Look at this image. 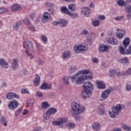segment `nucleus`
Listing matches in <instances>:
<instances>
[{
    "label": "nucleus",
    "instance_id": "nucleus-29",
    "mask_svg": "<svg viewBox=\"0 0 131 131\" xmlns=\"http://www.w3.org/2000/svg\"><path fill=\"white\" fill-rule=\"evenodd\" d=\"M60 11L62 13H64V14H67V15H68L69 14V12H70L69 10H68L67 7L64 6L61 7Z\"/></svg>",
    "mask_w": 131,
    "mask_h": 131
},
{
    "label": "nucleus",
    "instance_id": "nucleus-43",
    "mask_svg": "<svg viewBox=\"0 0 131 131\" xmlns=\"http://www.w3.org/2000/svg\"><path fill=\"white\" fill-rule=\"evenodd\" d=\"M50 115H49V114L47 112H46V113H44L43 115V119H45V120H48L50 119Z\"/></svg>",
    "mask_w": 131,
    "mask_h": 131
},
{
    "label": "nucleus",
    "instance_id": "nucleus-33",
    "mask_svg": "<svg viewBox=\"0 0 131 131\" xmlns=\"http://www.w3.org/2000/svg\"><path fill=\"white\" fill-rule=\"evenodd\" d=\"M116 74V70L113 69L110 70L108 74L109 76H110L111 77H114V76H115Z\"/></svg>",
    "mask_w": 131,
    "mask_h": 131
},
{
    "label": "nucleus",
    "instance_id": "nucleus-27",
    "mask_svg": "<svg viewBox=\"0 0 131 131\" xmlns=\"http://www.w3.org/2000/svg\"><path fill=\"white\" fill-rule=\"evenodd\" d=\"M118 51L121 55H126V51L124 49V48L122 46H120L118 48Z\"/></svg>",
    "mask_w": 131,
    "mask_h": 131
},
{
    "label": "nucleus",
    "instance_id": "nucleus-59",
    "mask_svg": "<svg viewBox=\"0 0 131 131\" xmlns=\"http://www.w3.org/2000/svg\"><path fill=\"white\" fill-rule=\"evenodd\" d=\"M131 89V83H127L126 85V90L129 91Z\"/></svg>",
    "mask_w": 131,
    "mask_h": 131
},
{
    "label": "nucleus",
    "instance_id": "nucleus-12",
    "mask_svg": "<svg viewBox=\"0 0 131 131\" xmlns=\"http://www.w3.org/2000/svg\"><path fill=\"white\" fill-rule=\"evenodd\" d=\"M19 104L17 101H12L8 104V107L10 109L13 110L15 109V108H17L18 107Z\"/></svg>",
    "mask_w": 131,
    "mask_h": 131
},
{
    "label": "nucleus",
    "instance_id": "nucleus-32",
    "mask_svg": "<svg viewBox=\"0 0 131 131\" xmlns=\"http://www.w3.org/2000/svg\"><path fill=\"white\" fill-rule=\"evenodd\" d=\"M50 107V104L47 101H45L41 103V108L42 109H47V108H49Z\"/></svg>",
    "mask_w": 131,
    "mask_h": 131
},
{
    "label": "nucleus",
    "instance_id": "nucleus-64",
    "mask_svg": "<svg viewBox=\"0 0 131 131\" xmlns=\"http://www.w3.org/2000/svg\"><path fill=\"white\" fill-rule=\"evenodd\" d=\"M34 131H41L40 127H36L34 129Z\"/></svg>",
    "mask_w": 131,
    "mask_h": 131
},
{
    "label": "nucleus",
    "instance_id": "nucleus-24",
    "mask_svg": "<svg viewBox=\"0 0 131 131\" xmlns=\"http://www.w3.org/2000/svg\"><path fill=\"white\" fill-rule=\"evenodd\" d=\"M107 50H108V47L104 45L100 46L99 48L100 53H104V52H106Z\"/></svg>",
    "mask_w": 131,
    "mask_h": 131
},
{
    "label": "nucleus",
    "instance_id": "nucleus-51",
    "mask_svg": "<svg viewBox=\"0 0 131 131\" xmlns=\"http://www.w3.org/2000/svg\"><path fill=\"white\" fill-rule=\"evenodd\" d=\"M24 23L26 24V25H29L30 24V21L29 20V19L28 18H26L23 20Z\"/></svg>",
    "mask_w": 131,
    "mask_h": 131
},
{
    "label": "nucleus",
    "instance_id": "nucleus-23",
    "mask_svg": "<svg viewBox=\"0 0 131 131\" xmlns=\"http://www.w3.org/2000/svg\"><path fill=\"white\" fill-rule=\"evenodd\" d=\"M47 112L50 115H54L55 113H57V109L55 107H51Z\"/></svg>",
    "mask_w": 131,
    "mask_h": 131
},
{
    "label": "nucleus",
    "instance_id": "nucleus-9",
    "mask_svg": "<svg viewBox=\"0 0 131 131\" xmlns=\"http://www.w3.org/2000/svg\"><path fill=\"white\" fill-rule=\"evenodd\" d=\"M24 48L27 49V50H29V51H32L33 50L32 43L28 41H26L24 43Z\"/></svg>",
    "mask_w": 131,
    "mask_h": 131
},
{
    "label": "nucleus",
    "instance_id": "nucleus-47",
    "mask_svg": "<svg viewBox=\"0 0 131 131\" xmlns=\"http://www.w3.org/2000/svg\"><path fill=\"white\" fill-rule=\"evenodd\" d=\"M123 19H124V16H123V15L117 16L115 18V20H116V21H122Z\"/></svg>",
    "mask_w": 131,
    "mask_h": 131
},
{
    "label": "nucleus",
    "instance_id": "nucleus-19",
    "mask_svg": "<svg viewBox=\"0 0 131 131\" xmlns=\"http://www.w3.org/2000/svg\"><path fill=\"white\" fill-rule=\"evenodd\" d=\"M18 65V60L16 59H13L11 63V68L14 70L17 69V66Z\"/></svg>",
    "mask_w": 131,
    "mask_h": 131
},
{
    "label": "nucleus",
    "instance_id": "nucleus-63",
    "mask_svg": "<svg viewBox=\"0 0 131 131\" xmlns=\"http://www.w3.org/2000/svg\"><path fill=\"white\" fill-rule=\"evenodd\" d=\"M13 98H15V99H19V98H20V96L15 93H13Z\"/></svg>",
    "mask_w": 131,
    "mask_h": 131
},
{
    "label": "nucleus",
    "instance_id": "nucleus-50",
    "mask_svg": "<svg viewBox=\"0 0 131 131\" xmlns=\"http://www.w3.org/2000/svg\"><path fill=\"white\" fill-rule=\"evenodd\" d=\"M36 97H39V98H41L42 97V93L40 91H37L36 93Z\"/></svg>",
    "mask_w": 131,
    "mask_h": 131
},
{
    "label": "nucleus",
    "instance_id": "nucleus-57",
    "mask_svg": "<svg viewBox=\"0 0 131 131\" xmlns=\"http://www.w3.org/2000/svg\"><path fill=\"white\" fill-rule=\"evenodd\" d=\"M99 114H100V115H103L105 113V111L103 108L99 109Z\"/></svg>",
    "mask_w": 131,
    "mask_h": 131
},
{
    "label": "nucleus",
    "instance_id": "nucleus-38",
    "mask_svg": "<svg viewBox=\"0 0 131 131\" xmlns=\"http://www.w3.org/2000/svg\"><path fill=\"white\" fill-rule=\"evenodd\" d=\"M90 73V71L88 70H83L81 71L78 72L77 73V75H79V74H89Z\"/></svg>",
    "mask_w": 131,
    "mask_h": 131
},
{
    "label": "nucleus",
    "instance_id": "nucleus-11",
    "mask_svg": "<svg viewBox=\"0 0 131 131\" xmlns=\"http://www.w3.org/2000/svg\"><path fill=\"white\" fill-rule=\"evenodd\" d=\"M92 94L91 91H88V90H84L81 93V97L82 99H86L90 98L91 94Z\"/></svg>",
    "mask_w": 131,
    "mask_h": 131
},
{
    "label": "nucleus",
    "instance_id": "nucleus-45",
    "mask_svg": "<svg viewBox=\"0 0 131 131\" xmlns=\"http://www.w3.org/2000/svg\"><path fill=\"white\" fill-rule=\"evenodd\" d=\"M87 34H89V31L86 29H83L80 32L81 35H86Z\"/></svg>",
    "mask_w": 131,
    "mask_h": 131
},
{
    "label": "nucleus",
    "instance_id": "nucleus-54",
    "mask_svg": "<svg viewBox=\"0 0 131 131\" xmlns=\"http://www.w3.org/2000/svg\"><path fill=\"white\" fill-rule=\"evenodd\" d=\"M22 111V108H18L16 112H15V115L16 116H18L20 113H21V112Z\"/></svg>",
    "mask_w": 131,
    "mask_h": 131
},
{
    "label": "nucleus",
    "instance_id": "nucleus-31",
    "mask_svg": "<svg viewBox=\"0 0 131 131\" xmlns=\"http://www.w3.org/2000/svg\"><path fill=\"white\" fill-rule=\"evenodd\" d=\"M70 78V76H64L62 78V80L66 85L69 84V79Z\"/></svg>",
    "mask_w": 131,
    "mask_h": 131
},
{
    "label": "nucleus",
    "instance_id": "nucleus-16",
    "mask_svg": "<svg viewBox=\"0 0 131 131\" xmlns=\"http://www.w3.org/2000/svg\"><path fill=\"white\" fill-rule=\"evenodd\" d=\"M130 43V39L129 37H125L123 41V46L124 47L125 49H126Z\"/></svg>",
    "mask_w": 131,
    "mask_h": 131
},
{
    "label": "nucleus",
    "instance_id": "nucleus-26",
    "mask_svg": "<svg viewBox=\"0 0 131 131\" xmlns=\"http://www.w3.org/2000/svg\"><path fill=\"white\" fill-rule=\"evenodd\" d=\"M22 26L21 23L20 21L17 22L16 23L13 24V28L14 30H18L20 27Z\"/></svg>",
    "mask_w": 131,
    "mask_h": 131
},
{
    "label": "nucleus",
    "instance_id": "nucleus-14",
    "mask_svg": "<svg viewBox=\"0 0 131 131\" xmlns=\"http://www.w3.org/2000/svg\"><path fill=\"white\" fill-rule=\"evenodd\" d=\"M21 9H22V7L20 5L15 4L12 6L11 10L12 12H17V11H20Z\"/></svg>",
    "mask_w": 131,
    "mask_h": 131
},
{
    "label": "nucleus",
    "instance_id": "nucleus-6",
    "mask_svg": "<svg viewBox=\"0 0 131 131\" xmlns=\"http://www.w3.org/2000/svg\"><path fill=\"white\" fill-rule=\"evenodd\" d=\"M83 88L84 91H88V92H92L94 90V84L91 82H85L84 83Z\"/></svg>",
    "mask_w": 131,
    "mask_h": 131
},
{
    "label": "nucleus",
    "instance_id": "nucleus-7",
    "mask_svg": "<svg viewBox=\"0 0 131 131\" xmlns=\"http://www.w3.org/2000/svg\"><path fill=\"white\" fill-rule=\"evenodd\" d=\"M110 90H106L102 92L100 96V101H105L110 95Z\"/></svg>",
    "mask_w": 131,
    "mask_h": 131
},
{
    "label": "nucleus",
    "instance_id": "nucleus-8",
    "mask_svg": "<svg viewBox=\"0 0 131 131\" xmlns=\"http://www.w3.org/2000/svg\"><path fill=\"white\" fill-rule=\"evenodd\" d=\"M50 17L51 15L50 13L48 12H45L41 17V21L43 23H47L50 20Z\"/></svg>",
    "mask_w": 131,
    "mask_h": 131
},
{
    "label": "nucleus",
    "instance_id": "nucleus-18",
    "mask_svg": "<svg viewBox=\"0 0 131 131\" xmlns=\"http://www.w3.org/2000/svg\"><path fill=\"white\" fill-rule=\"evenodd\" d=\"M82 13L85 17H89L90 16V14H91V10H90L88 7L83 8Z\"/></svg>",
    "mask_w": 131,
    "mask_h": 131
},
{
    "label": "nucleus",
    "instance_id": "nucleus-34",
    "mask_svg": "<svg viewBox=\"0 0 131 131\" xmlns=\"http://www.w3.org/2000/svg\"><path fill=\"white\" fill-rule=\"evenodd\" d=\"M122 74L124 76H126V75H130V74H131V69H129L126 71H123L122 72Z\"/></svg>",
    "mask_w": 131,
    "mask_h": 131
},
{
    "label": "nucleus",
    "instance_id": "nucleus-21",
    "mask_svg": "<svg viewBox=\"0 0 131 131\" xmlns=\"http://www.w3.org/2000/svg\"><path fill=\"white\" fill-rule=\"evenodd\" d=\"M40 81V77H39V76H38V75H36L35 78L34 80V85L36 86H38V85H39Z\"/></svg>",
    "mask_w": 131,
    "mask_h": 131
},
{
    "label": "nucleus",
    "instance_id": "nucleus-20",
    "mask_svg": "<svg viewBox=\"0 0 131 131\" xmlns=\"http://www.w3.org/2000/svg\"><path fill=\"white\" fill-rule=\"evenodd\" d=\"M0 65L4 68H8V67H9V64L6 61V60L4 59H0Z\"/></svg>",
    "mask_w": 131,
    "mask_h": 131
},
{
    "label": "nucleus",
    "instance_id": "nucleus-62",
    "mask_svg": "<svg viewBox=\"0 0 131 131\" xmlns=\"http://www.w3.org/2000/svg\"><path fill=\"white\" fill-rule=\"evenodd\" d=\"M98 19H99V20H105V19H106V17L104 15H99Z\"/></svg>",
    "mask_w": 131,
    "mask_h": 131
},
{
    "label": "nucleus",
    "instance_id": "nucleus-42",
    "mask_svg": "<svg viewBox=\"0 0 131 131\" xmlns=\"http://www.w3.org/2000/svg\"><path fill=\"white\" fill-rule=\"evenodd\" d=\"M122 127L126 131H130L131 130V127L127 125L124 124L122 126Z\"/></svg>",
    "mask_w": 131,
    "mask_h": 131
},
{
    "label": "nucleus",
    "instance_id": "nucleus-52",
    "mask_svg": "<svg viewBox=\"0 0 131 131\" xmlns=\"http://www.w3.org/2000/svg\"><path fill=\"white\" fill-rule=\"evenodd\" d=\"M119 42H118V40H117V39L113 38L112 45H118Z\"/></svg>",
    "mask_w": 131,
    "mask_h": 131
},
{
    "label": "nucleus",
    "instance_id": "nucleus-49",
    "mask_svg": "<svg viewBox=\"0 0 131 131\" xmlns=\"http://www.w3.org/2000/svg\"><path fill=\"white\" fill-rule=\"evenodd\" d=\"M6 12H8V9L5 8V7L0 8V14L6 13Z\"/></svg>",
    "mask_w": 131,
    "mask_h": 131
},
{
    "label": "nucleus",
    "instance_id": "nucleus-10",
    "mask_svg": "<svg viewBox=\"0 0 131 131\" xmlns=\"http://www.w3.org/2000/svg\"><path fill=\"white\" fill-rule=\"evenodd\" d=\"M61 57L63 60H68L71 58V52L69 50L67 51L62 54Z\"/></svg>",
    "mask_w": 131,
    "mask_h": 131
},
{
    "label": "nucleus",
    "instance_id": "nucleus-4",
    "mask_svg": "<svg viewBox=\"0 0 131 131\" xmlns=\"http://www.w3.org/2000/svg\"><path fill=\"white\" fill-rule=\"evenodd\" d=\"M71 109L75 114H80V113L84 112L85 107L82 105H80V104L77 102H74L71 103Z\"/></svg>",
    "mask_w": 131,
    "mask_h": 131
},
{
    "label": "nucleus",
    "instance_id": "nucleus-15",
    "mask_svg": "<svg viewBox=\"0 0 131 131\" xmlns=\"http://www.w3.org/2000/svg\"><path fill=\"white\" fill-rule=\"evenodd\" d=\"M96 84L97 85L98 89H99L100 90H104V89L106 88L105 83L102 81H97Z\"/></svg>",
    "mask_w": 131,
    "mask_h": 131
},
{
    "label": "nucleus",
    "instance_id": "nucleus-3",
    "mask_svg": "<svg viewBox=\"0 0 131 131\" xmlns=\"http://www.w3.org/2000/svg\"><path fill=\"white\" fill-rule=\"evenodd\" d=\"M122 109H123V105H121L120 104H117L116 106L112 107L108 111L110 117L111 118H115L116 116L119 115V113L121 112Z\"/></svg>",
    "mask_w": 131,
    "mask_h": 131
},
{
    "label": "nucleus",
    "instance_id": "nucleus-2",
    "mask_svg": "<svg viewBox=\"0 0 131 131\" xmlns=\"http://www.w3.org/2000/svg\"><path fill=\"white\" fill-rule=\"evenodd\" d=\"M71 78L73 83L78 85L83 83V81L86 80V79H92L93 78V76H86L85 75H82V76H78V75H77V73H76L75 76L71 77Z\"/></svg>",
    "mask_w": 131,
    "mask_h": 131
},
{
    "label": "nucleus",
    "instance_id": "nucleus-37",
    "mask_svg": "<svg viewBox=\"0 0 131 131\" xmlns=\"http://www.w3.org/2000/svg\"><path fill=\"white\" fill-rule=\"evenodd\" d=\"M34 103V99L30 98L28 99V101L27 102V105L30 106V107H32L33 106V103Z\"/></svg>",
    "mask_w": 131,
    "mask_h": 131
},
{
    "label": "nucleus",
    "instance_id": "nucleus-22",
    "mask_svg": "<svg viewBox=\"0 0 131 131\" xmlns=\"http://www.w3.org/2000/svg\"><path fill=\"white\" fill-rule=\"evenodd\" d=\"M127 10V18L128 20L131 19V5L128 6V7H125Z\"/></svg>",
    "mask_w": 131,
    "mask_h": 131
},
{
    "label": "nucleus",
    "instance_id": "nucleus-41",
    "mask_svg": "<svg viewBox=\"0 0 131 131\" xmlns=\"http://www.w3.org/2000/svg\"><path fill=\"white\" fill-rule=\"evenodd\" d=\"M69 16H70L71 17H72V18H73V19H74L75 18H77V17H78V13H71L70 11L69 12Z\"/></svg>",
    "mask_w": 131,
    "mask_h": 131
},
{
    "label": "nucleus",
    "instance_id": "nucleus-55",
    "mask_svg": "<svg viewBox=\"0 0 131 131\" xmlns=\"http://www.w3.org/2000/svg\"><path fill=\"white\" fill-rule=\"evenodd\" d=\"M70 71H71V73H72L73 72H74L75 71H76V67H70Z\"/></svg>",
    "mask_w": 131,
    "mask_h": 131
},
{
    "label": "nucleus",
    "instance_id": "nucleus-1",
    "mask_svg": "<svg viewBox=\"0 0 131 131\" xmlns=\"http://www.w3.org/2000/svg\"><path fill=\"white\" fill-rule=\"evenodd\" d=\"M68 121L69 120L67 117H61L59 118L58 121H54L52 122V124L53 125H57L61 128L66 127L67 126L69 128H74L75 124H74V123H68Z\"/></svg>",
    "mask_w": 131,
    "mask_h": 131
},
{
    "label": "nucleus",
    "instance_id": "nucleus-17",
    "mask_svg": "<svg viewBox=\"0 0 131 131\" xmlns=\"http://www.w3.org/2000/svg\"><path fill=\"white\" fill-rule=\"evenodd\" d=\"M40 90H51L52 89V85L43 83L40 86Z\"/></svg>",
    "mask_w": 131,
    "mask_h": 131
},
{
    "label": "nucleus",
    "instance_id": "nucleus-53",
    "mask_svg": "<svg viewBox=\"0 0 131 131\" xmlns=\"http://www.w3.org/2000/svg\"><path fill=\"white\" fill-rule=\"evenodd\" d=\"M22 94H29V91L27 89H23L21 90Z\"/></svg>",
    "mask_w": 131,
    "mask_h": 131
},
{
    "label": "nucleus",
    "instance_id": "nucleus-36",
    "mask_svg": "<svg viewBox=\"0 0 131 131\" xmlns=\"http://www.w3.org/2000/svg\"><path fill=\"white\" fill-rule=\"evenodd\" d=\"M68 8L70 11H72V12H74V11H75V9H76V5L75 4H70L68 6Z\"/></svg>",
    "mask_w": 131,
    "mask_h": 131
},
{
    "label": "nucleus",
    "instance_id": "nucleus-61",
    "mask_svg": "<svg viewBox=\"0 0 131 131\" xmlns=\"http://www.w3.org/2000/svg\"><path fill=\"white\" fill-rule=\"evenodd\" d=\"M53 25L54 26H57V25H60L59 20H58V21H56V20L54 21L53 22Z\"/></svg>",
    "mask_w": 131,
    "mask_h": 131
},
{
    "label": "nucleus",
    "instance_id": "nucleus-60",
    "mask_svg": "<svg viewBox=\"0 0 131 131\" xmlns=\"http://www.w3.org/2000/svg\"><path fill=\"white\" fill-rule=\"evenodd\" d=\"M26 52V54H27V56L29 57V58H30V59H33V56H32L31 54H29L28 52H27V51H25Z\"/></svg>",
    "mask_w": 131,
    "mask_h": 131
},
{
    "label": "nucleus",
    "instance_id": "nucleus-28",
    "mask_svg": "<svg viewBox=\"0 0 131 131\" xmlns=\"http://www.w3.org/2000/svg\"><path fill=\"white\" fill-rule=\"evenodd\" d=\"M6 118H4V116H2V115H0V122L4 124V126H7V121H6Z\"/></svg>",
    "mask_w": 131,
    "mask_h": 131
},
{
    "label": "nucleus",
    "instance_id": "nucleus-58",
    "mask_svg": "<svg viewBox=\"0 0 131 131\" xmlns=\"http://www.w3.org/2000/svg\"><path fill=\"white\" fill-rule=\"evenodd\" d=\"M46 5H47L48 7H49L50 9H52V7H54V6L53 4L48 3V2L46 3Z\"/></svg>",
    "mask_w": 131,
    "mask_h": 131
},
{
    "label": "nucleus",
    "instance_id": "nucleus-30",
    "mask_svg": "<svg viewBox=\"0 0 131 131\" xmlns=\"http://www.w3.org/2000/svg\"><path fill=\"white\" fill-rule=\"evenodd\" d=\"M119 62L122 64H126V63H128V58L127 57H123L120 59Z\"/></svg>",
    "mask_w": 131,
    "mask_h": 131
},
{
    "label": "nucleus",
    "instance_id": "nucleus-25",
    "mask_svg": "<svg viewBox=\"0 0 131 131\" xmlns=\"http://www.w3.org/2000/svg\"><path fill=\"white\" fill-rule=\"evenodd\" d=\"M68 22L67 20L65 19H59V25H60L61 27H66L67 26Z\"/></svg>",
    "mask_w": 131,
    "mask_h": 131
},
{
    "label": "nucleus",
    "instance_id": "nucleus-48",
    "mask_svg": "<svg viewBox=\"0 0 131 131\" xmlns=\"http://www.w3.org/2000/svg\"><path fill=\"white\" fill-rule=\"evenodd\" d=\"M126 55H131V45H130L128 48L126 50Z\"/></svg>",
    "mask_w": 131,
    "mask_h": 131
},
{
    "label": "nucleus",
    "instance_id": "nucleus-44",
    "mask_svg": "<svg viewBox=\"0 0 131 131\" xmlns=\"http://www.w3.org/2000/svg\"><path fill=\"white\" fill-rule=\"evenodd\" d=\"M36 47H37V50L38 52H39L40 53L43 52V49H42L41 46L39 45V44H36Z\"/></svg>",
    "mask_w": 131,
    "mask_h": 131
},
{
    "label": "nucleus",
    "instance_id": "nucleus-39",
    "mask_svg": "<svg viewBox=\"0 0 131 131\" xmlns=\"http://www.w3.org/2000/svg\"><path fill=\"white\" fill-rule=\"evenodd\" d=\"M126 2L123 0H119L117 1V4L120 7H123V6H125L126 5Z\"/></svg>",
    "mask_w": 131,
    "mask_h": 131
},
{
    "label": "nucleus",
    "instance_id": "nucleus-35",
    "mask_svg": "<svg viewBox=\"0 0 131 131\" xmlns=\"http://www.w3.org/2000/svg\"><path fill=\"white\" fill-rule=\"evenodd\" d=\"M92 127L94 130H98L99 128H100V123L97 122L94 123L93 124Z\"/></svg>",
    "mask_w": 131,
    "mask_h": 131
},
{
    "label": "nucleus",
    "instance_id": "nucleus-40",
    "mask_svg": "<svg viewBox=\"0 0 131 131\" xmlns=\"http://www.w3.org/2000/svg\"><path fill=\"white\" fill-rule=\"evenodd\" d=\"M13 95H14V93L9 92L6 94V98H7L8 100H11V99H13Z\"/></svg>",
    "mask_w": 131,
    "mask_h": 131
},
{
    "label": "nucleus",
    "instance_id": "nucleus-5",
    "mask_svg": "<svg viewBox=\"0 0 131 131\" xmlns=\"http://www.w3.org/2000/svg\"><path fill=\"white\" fill-rule=\"evenodd\" d=\"M86 50H88V47L85 45H79V46L75 45L74 46V51L77 53L83 52V51H86Z\"/></svg>",
    "mask_w": 131,
    "mask_h": 131
},
{
    "label": "nucleus",
    "instance_id": "nucleus-13",
    "mask_svg": "<svg viewBox=\"0 0 131 131\" xmlns=\"http://www.w3.org/2000/svg\"><path fill=\"white\" fill-rule=\"evenodd\" d=\"M117 31H119L116 33L117 37L118 38H122L123 37L124 34H125V31L123 30H119V29H117Z\"/></svg>",
    "mask_w": 131,
    "mask_h": 131
},
{
    "label": "nucleus",
    "instance_id": "nucleus-56",
    "mask_svg": "<svg viewBox=\"0 0 131 131\" xmlns=\"http://www.w3.org/2000/svg\"><path fill=\"white\" fill-rule=\"evenodd\" d=\"M41 38L44 42H47V41H48V38L44 35L41 36Z\"/></svg>",
    "mask_w": 131,
    "mask_h": 131
},
{
    "label": "nucleus",
    "instance_id": "nucleus-46",
    "mask_svg": "<svg viewBox=\"0 0 131 131\" xmlns=\"http://www.w3.org/2000/svg\"><path fill=\"white\" fill-rule=\"evenodd\" d=\"M93 25L94 27H97L100 25V21L98 20H95L93 21Z\"/></svg>",
    "mask_w": 131,
    "mask_h": 131
}]
</instances>
